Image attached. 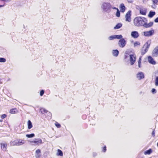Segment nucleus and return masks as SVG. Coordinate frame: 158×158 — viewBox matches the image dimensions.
<instances>
[{
	"label": "nucleus",
	"mask_w": 158,
	"mask_h": 158,
	"mask_svg": "<svg viewBox=\"0 0 158 158\" xmlns=\"http://www.w3.org/2000/svg\"><path fill=\"white\" fill-rule=\"evenodd\" d=\"M152 55L153 57H157L158 56V45L154 49Z\"/></svg>",
	"instance_id": "obj_10"
},
{
	"label": "nucleus",
	"mask_w": 158,
	"mask_h": 158,
	"mask_svg": "<svg viewBox=\"0 0 158 158\" xmlns=\"http://www.w3.org/2000/svg\"><path fill=\"white\" fill-rule=\"evenodd\" d=\"M1 149L4 151H6V147L7 146V144L1 143Z\"/></svg>",
	"instance_id": "obj_19"
},
{
	"label": "nucleus",
	"mask_w": 158,
	"mask_h": 158,
	"mask_svg": "<svg viewBox=\"0 0 158 158\" xmlns=\"http://www.w3.org/2000/svg\"><path fill=\"white\" fill-rule=\"evenodd\" d=\"M112 8L113 9H114V10H117L118 9V8L116 7H112Z\"/></svg>",
	"instance_id": "obj_50"
},
{
	"label": "nucleus",
	"mask_w": 158,
	"mask_h": 158,
	"mask_svg": "<svg viewBox=\"0 0 158 158\" xmlns=\"http://www.w3.org/2000/svg\"><path fill=\"white\" fill-rule=\"evenodd\" d=\"M120 11L121 12L123 13L125 12L126 9V7L124 5L123 3H121L120 5Z\"/></svg>",
	"instance_id": "obj_15"
},
{
	"label": "nucleus",
	"mask_w": 158,
	"mask_h": 158,
	"mask_svg": "<svg viewBox=\"0 0 158 158\" xmlns=\"http://www.w3.org/2000/svg\"><path fill=\"white\" fill-rule=\"evenodd\" d=\"M16 109H11L10 111V113L12 114H14L16 113Z\"/></svg>",
	"instance_id": "obj_35"
},
{
	"label": "nucleus",
	"mask_w": 158,
	"mask_h": 158,
	"mask_svg": "<svg viewBox=\"0 0 158 158\" xmlns=\"http://www.w3.org/2000/svg\"><path fill=\"white\" fill-rule=\"evenodd\" d=\"M148 20L147 18H146L144 22V23L143 27L145 28H149L152 27L153 24V22H151L149 23H147Z\"/></svg>",
	"instance_id": "obj_5"
},
{
	"label": "nucleus",
	"mask_w": 158,
	"mask_h": 158,
	"mask_svg": "<svg viewBox=\"0 0 158 158\" xmlns=\"http://www.w3.org/2000/svg\"><path fill=\"white\" fill-rule=\"evenodd\" d=\"M151 91L153 94H155L157 92L156 89L154 88L152 89Z\"/></svg>",
	"instance_id": "obj_40"
},
{
	"label": "nucleus",
	"mask_w": 158,
	"mask_h": 158,
	"mask_svg": "<svg viewBox=\"0 0 158 158\" xmlns=\"http://www.w3.org/2000/svg\"><path fill=\"white\" fill-rule=\"evenodd\" d=\"M155 32L154 30L153 29L148 31L143 32V35L145 37H150L153 35Z\"/></svg>",
	"instance_id": "obj_3"
},
{
	"label": "nucleus",
	"mask_w": 158,
	"mask_h": 158,
	"mask_svg": "<svg viewBox=\"0 0 158 158\" xmlns=\"http://www.w3.org/2000/svg\"><path fill=\"white\" fill-rule=\"evenodd\" d=\"M155 130L154 129L153 130V131L152 132V136L154 137L155 136Z\"/></svg>",
	"instance_id": "obj_45"
},
{
	"label": "nucleus",
	"mask_w": 158,
	"mask_h": 158,
	"mask_svg": "<svg viewBox=\"0 0 158 158\" xmlns=\"http://www.w3.org/2000/svg\"><path fill=\"white\" fill-rule=\"evenodd\" d=\"M102 7L104 11L109 12L110 11L111 6L110 3L104 2L102 4Z\"/></svg>",
	"instance_id": "obj_2"
},
{
	"label": "nucleus",
	"mask_w": 158,
	"mask_h": 158,
	"mask_svg": "<svg viewBox=\"0 0 158 158\" xmlns=\"http://www.w3.org/2000/svg\"><path fill=\"white\" fill-rule=\"evenodd\" d=\"M6 61L5 58L2 57L0 58V62L4 63L6 62Z\"/></svg>",
	"instance_id": "obj_36"
},
{
	"label": "nucleus",
	"mask_w": 158,
	"mask_h": 158,
	"mask_svg": "<svg viewBox=\"0 0 158 158\" xmlns=\"http://www.w3.org/2000/svg\"><path fill=\"white\" fill-rule=\"evenodd\" d=\"M129 56L131 65H133L136 61V56L134 54H130Z\"/></svg>",
	"instance_id": "obj_8"
},
{
	"label": "nucleus",
	"mask_w": 158,
	"mask_h": 158,
	"mask_svg": "<svg viewBox=\"0 0 158 158\" xmlns=\"http://www.w3.org/2000/svg\"><path fill=\"white\" fill-rule=\"evenodd\" d=\"M139 34L138 31H134L131 32V35L132 37L136 39L138 38L139 36Z\"/></svg>",
	"instance_id": "obj_11"
},
{
	"label": "nucleus",
	"mask_w": 158,
	"mask_h": 158,
	"mask_svg": "<svg viewBox=\"0 0 158 158\" xmlns=\"http://www.w3.org/2000/svg\"><path fill=\"white\" fill-rule=\"evenodd\" d=\"M40 110L42 114H47L48 112V110L43 108H40Z\"/></svg>",
	"instance_id": "obj_21"
},
{
	"label": "nucleus",
	"mask_w": 158,
	"mask_h": 158,
	"mask_svg": "<svg viewBox=\"0 0 158 158\" xmlns=\"http://www.w3.org/2000/svg\"><path fill=\"white\" fill-rule=\"evenodd\" d=\"M127 56L125 55V58L126 59L127 58Z\"/></svg>",
	"instance_id": "obj_55"
},
{
	"label": "nucleus",
	"mask_w": 158,
	"mask_h": 158,
	"mask_svg": "<svg viewBox=\"0 0 158 158\" xmlns=\"http://www.w3.org/2000/svg\"><path fill=\"white\" fill-rule=\"evenodd\" d=\"M3 53H2L3 54H4L6 53V50L5 49H3Z\"/></svg>",
	"instance_id": "obj_51"
},
{
	"label": "nucleus",
	"mask_w": 158,
	"mask_h": 158,
	"mask_svg": "<svg viewBox=\"0 0 158 158\" xmlns=\"http://www.w3.org/2000/svg\"><path fill=\"white\" fill-rule=\"evenodd\" d=\"M2 120H0V122H2Z\"/></svg>",
	"instance_id": "obj_57"
},
{
	"label": "nucleus",
	"mask_w": 158,
	"mask_h": 158,
	"mask_svg": "<svg viewBox=\"0 0 158 158\" xmlns=\"http://www.w3.org/2000/svg\"><path fill=\"white\" fill-rule=\"evenodd\" d=\"M148 62L151 64H155L156 62L154 60L153 58L151 56H149L148 57Z\"/></svg>",
	"instance_id": "obj_14"
},
{
	"label": "nucleus",
	"mask_w": 158,
	"mask_h": 158,
	"mask_svg": "<svg viewBox=\"0 0 158 158\" xmlns=\"http://www.w3.org/2000/svg\"><path fill=\"white\" fill-rule=\"evenodd\" d=\"M143 49V48H142L141 51V54L143 56L148 51L147 49Z\"/></svg>",
	"instance_id": "obj_27"
},
{
	"label": "nucleus",
	"mask_w": 158,
	"mask_h": 158,
	"mask_svg": "<svg viewBox=\"0 0 158 158\" xmlns=\"http://www.w3.org/2000/svg\"><path fill=\"white\" fill-rule=\"evenodd\" d=\"M131 10H129L126 13L125 15L126 21L128 22L131 21Z\"/></svg>",
	"instance_id": "obj_7"
},
{
	"label": "nucleus",
	"mask_w": 158,
	"mask_h": 158,
	"mask_svg": "<svg viewBox=\"0 0 158 158\" xmlns=\"http://www.w3.org/2000/svg\"><path fill=\"white\" fill-rule=\"evenodd\" d=\"M138 6L139 7V10L140 14L141 15H146L147 12V9L144 8L140 7L139 6Z\"/></svg>",
	"instance_id": "obj_9"
},
{
	"label": "nucleus",
	"mask_w": 158,
	"mask_h": 158,
	"mask_svg": "<svg viewBox=\"0 0 158 158\" xmlns=\"http://www.w3.org/2000/svg\"><path fill=\"white\" fill-rule=\"evenodd\" d=\"M140 45V43L139 41H136L134 44V47L139 46Z\"/></svg>",
	"instance_id": "obj_33"
},
{
	"label": "nucleus",
	"mask_w": 158,
	"mask_h": 158,
	"mask_svg": "<svg viewBox=\"0 0 158 158\" xmlns=\"http://www.w3.org/2000/svg\"><path fill=\"white\" fill-rule=\"evenodd\" d=\"M119 52L117 49L113 50L112 51V53L114 56L117 57L119 54Z\"/></svg>",
	"instance_id": "obj_16"
},
{
	"label": "nucleus",
	"mask_w": 158,
	"mask_h": 158,
	"mask_svg": "<svg viewBox=\"0 0 158 158\" xmlns=\"http://www.w3.org/2000/svg\"><path fill=\"white\" fill-rule=\"evenodd\" d=\"M57 155L58 156H62L63 153L61 150L60 149H58Z\"/></svg>",
	"instance_id": "obj_25"
},
{
	"label": "nucleus",
	"mask_w": 158,
	"mask_h": 158,
	"mask_svg": "<svg viewBox=\"0 0 158 158\" xmlns=\"http://www.w3.org/2000/svg\"><path fill=\"white\" fill-rule=\"evenodd\" d=\"M30 142L31 143H35V145H39L42 143V140L40 139H35V140L31 141Z\"/></svg>",
	"instance_id": "obj_13"
},
{
	"label": "nucleus",
	"mask_w": 158,
	"mask_h": 158,
	"mask_svg": "<svg viewBox=\"0 0 158 158\" xmlns=\"http://www.w3.org/2000/svg\"><path fill=\"white\" fill-rule=\"evenodd\" d=\"M44 90H42L40 91V95L41 96H42L44 93Z\"/></svg>",
	"instance_id": "obj_39"
},
{
	"label": "nucleus",
	"mask_w": 158,
	"mask_h": 158,
	"mask_svg": "<svg viewBox=\"0 0 158 158\" xmlns=\"http://www.w3.org/2000/svg\"><path fill=\"white\" fill-rule=\"evenodd\" d=\"M115 39V35H111L108 37V39L109 40H112Z\"/></svg>",
	"instance_id": "obj_34"
},
{
	"label": "nucleus",
	"mask_w": 158,
	"mask_h": 158,
	"mask_svg": "<svg viewBox=\"0 0 158 158\" xmlns=\"http://www.w3.org/2000/svg\"><path fill=\"white\" fill-rule=\"evenodd\" d=\"M6 117V115L5 114H3L2 115L1 118L2 119L5 118Z\"/></svg>",
	"instance_id": "obj_43"
},
{
	"label": "nucleus",
	"mask_w": 158,
	"mask_h": 158,
	"mask_svg": "<svg viewBox=\"0 0 158 158\" xmlns=\"http://www.w3.org/2000/svg\"><path fill=\"white\" fill-rule=\"evenodd\" d=\"M10 145L12 146H19L18 139L11 142Z\"/></svg>",
	"instance_id": "obj_17"
},
{
	"label": "nucleus",
	"mask_w": 158,
	"mask_h": 158,
	"mask_svg": "<svg viewBox=\"0 0 158 158\" xmlns=\"http://www.w3.org/2000/svg\"><path fill=\"white\" fill-rule=\"evenodd\" d=\"M115 39H122L123 36L121 35H115Z\"/></svg>",
	"instance_id": "obj_30"
},
{
	"label": "nucleus",
	"mask_w": 158,
	"mask_h": 158,
	"mask_svg": "<svg viewBox=\"0 0 158 158\" xmlns=\"http://www.w3.org/2000/svg\"><path fill=\"white\" fill-rule=\"evenodd\" d=\"M26 137L28 138H32L35 136V135L34 133H31L29 134H27L26 135Z\"/></svg>",
	"instance_id": "obj_26"
},
{
	"label": "nucleus",
	"mask_w": 158,
	"mask_h": 158,
	"mask_svg": "<svg viewBox=\"0 0 158 158\" xmlns=\"http://www.w3.org/2000/svg\"><path fill=\"white\" fill-rule=\"evenodd\" d=\"M145 19L146 18L143 17H137L135 18L134 19V24L136 27H142Z\"/></svg>",
	"instance_id": "obj_1"
},
{
	"label": "nucleus",
	"mask_w": 158,
	"mask_h": 158,
	"mask_svg": "<svg viewBox=\"0 0 158 158\" xmlns=\"http://www.w3.org/2000/svg\"><path fill=\"white\" fill-rule=\"evenodd\" d=\"M153 3V4H157L158 2V0H151Z\"/></svg>",
	"instance_id": "obj_41"
},
{
	"label": "nucleus",
	"mask_w": 158,
	"mask_h": 158,
	"mask_svg": "<svg viewBox=\"0 0 158 158\" xmlns=\"http://www.w3.org/2000/svg\"><path fill=\"white\" fill-rule=\"evenodd\" d=\"M151 41L150 40H148L143 45L142 47V48H145V49H147V50H148V48H149L150 44H151Z\"/></svg>",
	"instance_id": "obj_12"
},
{
	"label": "nucleus",
	"mask_w": 158,
	"mask_h": 158,
	"mask_svg": "<svg viewBox=\"0 0 158 158\" xmlns=\"http://www.w3.org/2000/svg\"><path fill=\"white\" fill-rule=\"evenodd\" d=\"M122 26V24L121 23H117L114 27V29H118L121 28Z\"/></svg>",
	"instance_id": "obj_22"
},
{
	"label": "nucleus",
	"mask_w": 158,
	"mask_h": 158,
	"mask_svg": "<svg viewBox=\"0 0 158 158\" xmlns=\"http://www.w3.org/2000/svg\"><path fill=\"white\" fill-rule=\"evenodd\" d=\"M106 146H104L103 148L102 151L104 152H106Z\"/></svg>",
	"instance_id": "obj_42"
},
{
	"label": "nucleus",
	"mask_w": 158,
	"mask_h": 158,
	"mask_svg": "<svg viewBox=\"0 0 158 158\" xmlns=\"http://www.w3.org/2000/svg\"><path fill=\"white\" fill-rule=\"evenodd\" d=\"M127 1L129 3H132L133 2V0H127Z\"/></svg>",
	"instance_id": "obj_49"
},
{
	"label": "nucleus",
	"mask_w": 158,
	"mask_h": 158,
	"mask_svg": "<svg viewBox=\"0 0 158 158\" xmlns=\"http://www.w3.org/2000/svg\"><path fill=\"white\" fill-rule=\"evenodd\" d=\"M27 126L28 129H30L33 127L32 123L30 120H29L27 122Z\"/></svg>",
	"instance_id": "obj_23"
},
{
	"label": "nucleus",
	"mask_w": 158,
	"mask_h": 158,
	"mask_svg": "<svg viewBox=\"0 0 158 158\" xmlns=\"http://www.w3.org/2000/svg\"><path fill=\"white\" fill-rule=\"evenodd\" d=\"M55 125L57 128H59L61 127L60 124L57 122L55 123Z\"/></svg>",
	"instance_id": "obj_38"
},
{
	"label": "nucleus",
	"mask_w": 158,
	"mask_h": 158,
	"mask_svg": "<svg viewBox=\"0 0 158 158\" xmlns=\"http://www.w3.org/2000/svg\"><path fill=\"white\" fill-rule=\"evenodd\" d=\"M11 0H0V1H6L7 2L9 1H10Z\"/></svg>",
	"instance_id": "obj_52"
},
{
	"label": "nucleus",
	"mask_w": 158,
	"mask_h": 158,
	"mask_svg": "<svg viewBox=\"0 0 158 158\" xmlns=\"http://www.w3.org/2000/svg\"><path fill=\"white\" fill-rule=\"evenodd\" d=\"M19 146L22 145L25 143L26 141L24 139H18Z\"/></svg>",
	"instance_id": "obj_20"
},
{
	"label": "nucleus",
	"mask_w": 158,
	"mask_h": 158,
	"mask_svg": "<svg viewBox=\"0 0 158 158\" xmlns=\"http://www.w3.org/2000/svg\"><path fill=\"white\" fill-rule=\"evenodd\" d=\"M156 75H157L158 76H158V70L157 71V73H155Z\"/></svg>",
	"instance_id": "obj_54"
},
{
	"label": "nucleus",
	"mask_w": 158,
	"mask_h": 158,
	"mask_svg": "<svg viewBox=\"0 0 158 158\" xmlns=\"http://www.w3.org/2000/svg\"><path fill=\"white\" fill-rule=\"evenodd\" d=\"M131 52V49H128L125 52V54L127 55H129Z\"/></svg>",
	"instance_id": "obj_37"
},
{
	"label": "nucleus",
	"mask_w": 158,
	"mask_h": 158,
	"mask_svg": "<svg viewBox=\"0 0 158 158\" xmlns=\"http://www.w3.org/2000/svg\"><path fill=\"white\" fill-rule=\"evenodd\" d=\"M97 155V153L96 152L93 153V156L94 157H95Z\"/></svg>",
	"instance_id": "obj_47"
},
{
	"label": "nucleus",
	"mask_w": 158,
	"mask_h": 158,
	"mask_svg": "<svg viewBox=\"0 0 158 158\" xmlns=\"http://www.w3.org/2000/svg\"><path fill=\"white\" fill-rule=\"evenodd\" d=\"M136 77L138 80H140L143 79L145 77V76L143 72H140L137 73Z\"/></svg>",
	"instance_id": "obj_6"
},
{
	"label": "nucleus",
	"mask_w": 158,
	"mask_h": 158,
	"mask_svg": "<svg viewBox=\"0 0 158 158\" xmlns=\"http://www.w3.org/2000/svg\"><path fill=\"white\" fill-rule=\"evenodd\" d=\"M156 15V13L155 11H150L148 15V16L150 18L153 17Z\"/></svg>",
	"instance_id": "obj_18"
},
{
	"label": "nucleus",
	"mask_w": 158,
	"mask_h": 158,
	"mask_svg": "<svg viewBox=\"0 0 158 158\" xmlns=\"http://www.w3.org/2000/svg\"><path fill=\"white\" fill-rule=\"evenodd\" d=\"M138 64L139 67V68H141V61H138Z\"/></svg>",
	"instance_id": "obj_44"
},
{
	"label": "nucleus",
	"mask_w": 158,
	"mask_h": 158,
	"mask_svg": "<svg viewBox=\"0 0 158 158\" xmlns=\"http://www.w3.org/2000/svg\"><path fill=\"white\" fill-rule=\"evenodd\" d=\"M157 147H158V142L157 143Z\"/></svg>",
	"instance_id": "obj_58"
},
{
	"label": "nucleus",
	"mask_w": 158,
	"mask_h": 158,
	"mask_svg": "<svg viewBox=\"0 0 158 158\" xmlns=\"http://www.w3.org/2000/svg\"><path fill=\"white\" fill-rule=\"evenodd\" d=\"M41 152V151L40 149H37L36 151V153L37 154V155L36 156V158H39L40 156V155L39 154Z\"/></svg>",
	"instance_id": "obj_28"
},
{
	"label": "nucleus",
	"mask_w": 158,
	"mask_h": 158,
	"mask_svg": "<svg viewBox=\"0 0 158 158\" xmlns=\"http://www.w3.org/2000/svg\"><path fill=\"white\" fill-rule=\"evenodd\" d=\"M47 114H48V119H51V116H52V114L51 113L49 112L48 111V113L47 114H45V115H46V116H47Z\"/></svg>",
	"instance_id": "obj_29"
},
{
	"label": "nucleus",
	"mask_w": 158,
	"mask_h": 158,
	"mask_svg": "<svg viewBox=\"0 0 158 158\" xmlns=\"http://www.w3.org/2000/svg\"><path fill=\"white\" fill-rule=\"evenodd\" d=\"M115 15L116 16L118 17H119L120 16V13L118 9L117 10Z\"/></svg>",
	"instance_id": "obj_32"
},
{
	"label": "nucleus",
	"mask_w": 158,
	"mask_h": 158,
	"mask_svg": "<svg viewBox=\"0 0 158 158\" xmlns=\"http://www.w3.org/2000/svg\"><path fill=\"white\" fill-rule=\"evenodd\" d=\"M155 4H154L153 5H152V7L153 8H154V9H155L156 7V6L155 5Z\"/></svg>",
	"instance_id": "obj_48"
},
{
	"label": "nucleus",
	"mask_w": 158,
	"mask_h": 158,
	"mask_svg": "<svg viewBox=\"0 0 158 158\" xmlns=\"http://www.w3.org/2000/svg\"><path fill=\"white\" fill-rule=\"evenodd\" d=\"M154 21L155 23H158V17L155 19Z\"/></svg>",
	"instance_id": "obj_46"
},
{
	"label": "nucleus",
	"mask_w": 158,
	"mask_h": 158,
	"mask_svg": "<svg viewBox=\"0 0 158 158\" xmlns=\"http://www.w3.org/2000/svg\"><path fill=\"white\" fill-rule=\"evenodd\" d=\"M4 6V5H0V7H2V6Z\"/></svg>",
	"instance_id": "obj_56"
},
{
	"label": "nucleus",
	"mask_w": 158,
	"mask_h": 158,
	"mask_svg": "<svg viewBox=\"0 0 158 158\" xmlns=\"http://www.w3.org/2000/svg\"><path fill=\"white\" fill-rule=\"evenodd\" d=\"M155 76V85L156 86H158V76H156V75Z\"/></svg>",
	"instance_id": "obj_31"
},
{
	"label": "nucleus",
	"mask_w": 158,
	"mask_h": 158,
	"mask_svg": "<svg viewBox=\"0 0 158 158\" xmlns=\"http://www.w3.org/2000/svg\"><path fill=\"white\" fill-rule=\"evenodd\" d=\"M152 152V149L150 148L149 149L145 151L144 154L145 155H149Z\"/></svg>",
	"instance_id": "obj_24"
},
{
	"label": "nucleus",
	"mask_w": 158,
	"mask_h": 158,
	"mask_svg": "<svg viewBox=\"0 0 158 158\" xmlns=\"http://www.w3.org/2000/svg\"><path fill=\"white\" fill-rule=\"evenodd\" d=\"M141 57H140L139 59V60L138 61H141Z\"/></svg>",
	"instance_id": "obj_53"
},
{
	"label": "nucleus",
	"mask_w": 158,
	"mask_h": 158,
	"mask_svg": "<svg viewBox=\"0 0 158 158\" xmlns=\"http://www.w3.org/2000/svg\"><path fill=\"white\" fill-rule=\"evenodd\" d=\"M126 41L124 38H122L119 40L118 44V46L121 48H123L126 44Z\"/></svg>",
	"instance_id": "obj_4"
}]
</instances>
